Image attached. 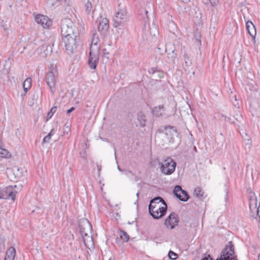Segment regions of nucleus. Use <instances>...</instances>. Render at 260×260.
<instances>
[{
    "mask_svg": "<svg viewBox=\"0 0 260 260\" xmlns=\"http://www.w3.org/2000/svg\"><path fill=\"white\" fill-rule=\"evenodd\" d=\"M167 210V205L160 197H156L152 200L149 206V212L155 219H159L164 216Z\"/></svg>",
    "mask_w": 260,
    "mask_h": 260,
    "instance_id": "f257e3e1",
    "label": "nucleus"
},
{
    "mask_svg": "<svg viewBox=\"0 0 260 260\" xmlns=\"http://www.w3.org/2000/svg\"><path fill=\"white\" fill-rule=\"evenodd\" d=\"M61 35L62 38L74 36H78L79 31L70 19H66L61 25Z\"/></svg>",
    "mask_w": 260,
    "mask_h": 260,
    "instance_id": "f03ea898",
    "label": "nucleus"
},
{
    "mask_svg": "<svg viewBox=\"0 0 260 260\" xmlns=\"http://www.w3.org/2000/svg\"><path fill=\"white\" fill-rule=\"evenodd\" d=\"M62 40L67 53L72 54L77 50L79 45V36L63 38Z\"/></svg>",
    "mask_w": 260,
    "mask_h": 260,
    "instance_id": "7ed1b4c3",
    "label": "nucleus"
},
{
    "mask_svg": "<svg viewBox=\"0 0 260 260\" xmlns=\"http://www.w3.org/2000/svg\"><path fill=\"white\" fill-rule=\"evenodd\" d=\"M127 20V11L125 8H119L114 17L115 27L123 25Z\"/></svg>",
    "mask_w": 260,
    "mask_h": 260,
    "instance_id": "20e7f679",
    "label": "nucleus"
},
{
    "mask_svg": "<svg viewBox=\"0 0 260 260\" xmlns=\"http://www.w3.org/2000/svg\"><path fill=\"white\" fill-rule=\"evenodd\" d=\"M16 187V185L14 187L8 186L0 189V199H9L11 198L12 201H14L17 193V191L15 189Z\"/></svg>",
    "mask_w": 260,
    "mask_h": 260,
    "instance_id": "39448f33",
    "label": "nucleus"
},
{
    "mask_svg": "<svg viewBox=\"0 0 260 260\" xmlns=\"http://www.w3.org/2000/svg\"><path fill=\"white\" fill-rule=\"evenodd\" d=\"M176 162L170 157L167 158L161 164V171L166 175L171 174L175 170Z\"/></svg>",
    "mask_w": 260,
    "mask_h": 260,
    "instance_id": "423d86ee",
    "label": "nucleus"
},
{
    "mask_svg": "<svg viewBox=\"0 0 260 260\" xmlns=\"http://www.w3.org/2000/svg\"><path fill=\"white\" fill-rule=\"evenodd\" d=\"M179 222V217L177 214L171 213L165 220V225L167 229L172 230L177 226Z\"/></svg>",
    "mask_w": 260,
    "mask_h": 260,
    "instance_id": "0eeeda50",
    "label": "nucleus"
},
{
    "mask_svg": "<svg viewBox=\"0 0 260 260\" xmlns=\"http://www.w3.org/2000/svg\"><path fill=\"white\" fill-rule=\"evenodd\" d=\"M35 21L45 28L50 27L52 25V22L48 17L41 14L37 15L35 17Z\"/></svg>",
    "mask_w": 260,
    "mask_h": 260,
    "instance_id": "6e6552de",
    "label": "nucleus"
},
{
    "mask_svg": "<svg viewBox=\"0 0 260 260\" xmlns=\"http://www.w3.org/2000/svg\"><path fill=\"white\" fill-rule=\"evenodd\" d=\"M221 255L223 260H237L234 253L233 246H226Z\"/></svg>",
    "mask_w": 260,
    "mask_h": 260,
    "instance_id": "1a4fd4ad",
    "label": "nucleus"
},
{
    "mask_svg": "<svg viewBox=\"0 0 260 260\" xmlns=\"http://www.w3.org/2000/svg\"><path fill=\"white\" fill-rule=\"evenodd\" d=\"M99 48L97 47V51L93 52L90 50L88 64L90 68L95 69L99 62Z\"/></svg>",
    "mask_w": 260,
    "mask_h": 260,
    "instance_id": "9d476101",
    "label": "nucleus"
},
{
    "mask_svg": "<svg viewBox=\"0 0 260 260\" xmlns=\"http://www.w3.org/2000/svg\"><path fill=\"white\" fill-rule=\"evenodd\" d=\"M109 28V20L106 18H101L98 26L99 31L103 35L107 34Z\"/></svg>",
    "mask_w": 260,
    "mask_h": 260,
    "instance_id": "9b49d317",
    "label": "nucleus"
},
{
    "mask_svg": "<svg viewBox=\"0 0 260 260\" xmlns=\"http://www.w3.org/2000/svg\"><path fill=\"white\" fill-rule=\"evenodd\" d=\"M173 192L176 197L181 201H186L188 199L189 197L187 192L183 190L180 186H175Z\"/></svg>",
    "mask_w": 260,
    "mask_h": 260,
    "instance_id": "f8f14e48",
    "label": "nucleus"
},
{
    "mask_svg": "<svg viewBox=\"0 0 260 260\" xmlns=\"http://www.w3.org/2000/svg\"><path fill=\"white\" fill-rule=\"evenodd\" d=\"M46 81L47 84L52 90L55 85V76L52 72H49L46 75Z\"/></svg>",
    "mask_w": 260,
    "mask_h": 260,
    "instance_id": "ddd939ff",
    "label": "nucleus"
},
{
    "mask_svg": "<svg viewBox=\"0 0 260 260\" xmlns=\"http://www.w3.org/2000/svg\"><path fill=\"white\" fill-rule=\"evenodd\" d=\"M246 29L249 35L254 40L256 31L254 24L251 21H248L246 22Z\"/></svg>",
    "mask_w": 260,
    "mask_h": 260,
    "instance_id": "4468645a",
    "label": "nucleus"
},
{
    "mask_svg": "<svg viewBox=\"0 0 260 260\" xmlns=\"http://www.w3.org/2000/svg\"><path fill=\"white\" fill-rule=\"evenodd\" d=\"M16 254L15 249L13 247H10L7 253L4 260H14Z\"/></svg>",
    "mask_w": 260,
    "mask_h": 260,
    "instance_id": "2eb2a0df",
    "label": "nucleus"
},
{
    "mask_svg": "<svg viewBox=\"0 0 260 260\" xmlns=\"http://www.w3.org/2000/svg\"><path fill=\"white\" fill-rule=\"evenodd\" d=\"M31 79L30 78H26L23 82V87L25 92L26 93L31 86Z\"/></svg>",
    "mask_w": 260,
    "mask_h": 260,
    "instance_id": "dca6fc26",
    "label": "nucleus"
},
{
    "mask_svg": "<svg viewBox=\"0 0 260 260\" xmlns=\"http://www.w3.org/2000/svg\"><path fill=\"white\" fill-rule=\"evenodd\" d=\"M0 157L10 158L11 157V154L7 150L0 147Z\"/></svg>",
    "mask_w": 260,
    "mask_h": 260,
    "instance_id": "f3484780",
    "label": "nucleus"
},
{
    "mask_svg": "<svg viewBox=\"0 0 260 260\" xmlns=\"http://www.w3.org/2000/svg\"><path fill=\"white\" fill-rule=\"evenodd\" d=\"M120 238L123 242H127L129 240L128 235L124 231L120 230L119 232Z\"/></svg>",
    "mask_w": 260,
    "mask_h": 260,
    "instance_id": "a211bd4d",
    "label": "nucleus"
},
{
    "mask_svg": "<svg viewBox=\"0 0 260 260\" xmlns=\"http://www.w3.org/2000/svg\"><path fill=\"white\" fill-rule=\"evenodd\" d=\"M99 41H100V40H99V38L95 35H93L92 37V40H91V45L90 47V50H91L92 51V48L93 46L94 45L96 46V51H97V47H98L99 48V47L98 46H97L98 44L99 43Z\"/></svg>",
    "mask_w": 260,
    "mask_h": 260,
    "instance_id": "6ab92c4d",
    "label": "nucleus"
},
{
    "mask_svg": "<svg viewBox=\"0 0 260 260\" xmlns=\"http://www.w3.org/2000/svg\"><path fill=\"white\" fill-rule=\"evenodd\" d=\"M194 193L198 197H202L204 195V192L201 188L198 187L194 189Z\"/></svg>",
    "mask_w": 260,
    "mask_h": 260,
    "instance_id": "aec40b11",
    "label": "nucleus"
},
{
    "mask_svg": "<svg viewBox=\"0 0 260 260\" xmlns=\"http://www.w3.org/2000/svg\"><path fill=\"white\" fill-rule=\"evenodd\" d=\"M87 239H87V240H85V239H84V243L85 246L86 247L89 248V247L90 246L89 243H90L91 245H92V238L90 236H88Z\"/></svg>",
    "mask_w": 260,
    "mask_h": 260,
    "instance_id": "412c9836",
    "label": "nucleus"
},
{
    "mask_svg": "<svg viewBox=\"0 0 260 260\" xmlns=\"http://www.w3.org/2000/svg\"><path fill=\"white\" fill-rule=\"evenodd\" d=\"M169 257L172 260H175L178 258V255L175 252L170 251L168 253Z\"/></svg>",
    "mask_w": 260,
    "mask_h": 260,
    "instance_id": "4be33fe9",
    "label": "nucleus"
},
{
    "mask_svg": "<svg viewBox=\"0 0 260 260\" xmlns=\"http://www.w3.org/2000/svg\"><path fill=\"white\" fill-rule=\"evenodd\" d=\"M56 109H57V107L56 106L53 107L51 109L50 112H48V115H47V117H48V119H50L52 117L53 114L56 112Z\"/></svg>",
    "mask_w": 260,
    "mask_h": 260,
    "instance_id": "5701e85b",
    "label": "nucleus"
},
{
    "mask_svg": "<svg viewBox=\"0 0 260 260\" xmlns=\"http://www.w3.org/2000/svg\"><path fill=\"white\" fill-rule=\"evenodd\" d=\"M52 132H50L48 135L47 136H46V137H45V138H44V142H48L49 140L51 139V137L52 136Z\"/></svg>",
    "mask_w": 260,
    "mask_h": 260,
    "instance_id": "b1692460",
    "label": "nucleus"
},
{
    "mask_svg": "<svg viewBox=\"0 0 260 260\" xmlns=\"http://www.w3.org/2000/svg\"><path fill=\"white\" fill-rule=\"evenodd\" d=\"M91 4L90 2H88L86 4V9L88 11V12H90V10L91 9Z\"/></svg>",
    "mask_w": 260,
    "mask_h": 260,
    "instance_id": "393cba45",
    "label": "nucleus"
},
{
    "mask_svg": "<svg viewBox=\"0 0 260 260\" xmlns=\"http://www.w3.org/2000/svg\"><path fill=\"white\" fill-rule=\"evenodd\" d=\"M74 110H75V108L74 107H72V108H71L70 109H69V110H67V113L69 114L71 112L73 111Z\"/></svg>",
    "mask_w": 260,
    "mask_h": 260,
    "instance_id": "a878e982",
    "label": "nucleus"
},
{
    "mask_svg": "<svg viewBox=\"0 0 260 260\" xmlns=\"http://www.w3.org/2000/svg\"><path fill=\"white\" fill-rule=\"evenodd\" d=\"M202 260H212V259L208 255V256H205Z\"/></svg>",
    "mask_w": 260,
    "mask_h": 260,
    "instance_id": "bb28decb",
    "label": "nucleus"
},
{
    "mask_svg": "<svg viewBox=\"0 0 260 260\" xmlns=\"http://www.w3.org/2000/svg\"><path fill=\"white\" fill-rule=\"evenodd\" d=\"M216 260H223V259L222 258V256L221 255L220 258L219 259H217Z\"/></svg>",
    "mask_w": 260,
    "mask_h": 260,
    "instance_id": "cd10ccee",
    "label": "nucleus"
},
{
    "mask_svg": "<svg viewBox=\"0 0 260 260\" xmlns=\"http://www.w3.org/2000/svg\"><path fill=\"white\" fill-rule=\"evenodd\" d=\"M258 260H260V254L258 255Z\"/></svg>",
    "mask_w": 260,
    "mask_h": 260,
    "instance_id": "c85d7f7f",
    "label": "nucleus"
},
{
    "mask_svg": "<svg viewBox=\"0 0 260 260\" xmlns=\"http://www.w3.org/2000/svg\"><path fill=\"white\" fill-rule=\"evenodd\" d=\"M259 212V210H257V213H258Z\"/></svg>",
    "mask_w": 260,
    "mask_h": 260,
    "instance_id": "c756f323",
    "label": "nucleus"
}]
</instances>
